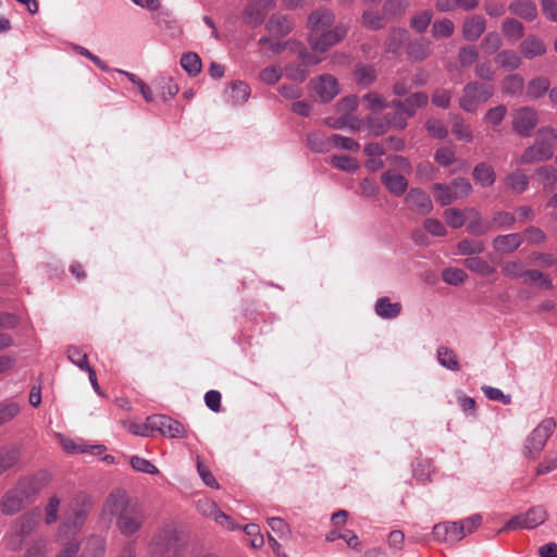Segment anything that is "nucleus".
I'll return each instance as SVG.
<instances>
[{
	"label": "nucleus",
	"mask_w": 557,
	"mask_h": 557,
	"mask_svg": "<svg viewBox=\"0 0 557 557\" xmlns=\"http://www.w3.org/2000/svg\"><path fill=\"white\" fill-rule=\"evenodd\" d=\"M539 124L535 109L522 107L512 112V129L521 137H529Z\"/></svg>",
	"instance_id": "nucleus-10"
},
{
	"label": "nucleus",
	"mask_w": 557,
	"mask_h": 557,
	"mask_svg": "<svg viewBox=\"0 0 557 557\" xmlns=\"http://www.w3.org/2000/svg\"><path fill=\"white\" fill-rule=\"evenodd\" d=\"M465 265L471 272L478 273L482 276H487L495 272L494 267L480 257L467 258L465 260Z\"/></svg>",
	"instance_id": "nucleus-35"
},
{
	"label": "nucleus",
	"mask_w": 557,
	"mask_h": 557,
	"mask_svg": "<svg viewBox=\"0 0 557 557\" xmlns=\"http://www.w3.org/2000/svg\"><path fill=\"white\" fill-rule=\"evenodd\" d=\"M524 88V81L519 75H509L503 81V91L509 96H519Z\"/></svg>",
	"instance_id": "nucleus-42"
},
{
	"label": "nucleus",
	"mask_w": 557,
	"mask_h": 557,
	"mask_svg": "<svg viewBox=\"0 0 557 557\" xmlns=\"http://www.w3.org/2000/svg\"><path fill=\"white\" fill-rule=\"evenodd\" d=\"M196 508L202 517L211 519V520H213L215 518V516L218 515V512L220 510L216 503L210 498L199 499L197 502Z\"/></svg>",
	"instance_id": "nucleus-52"
},
{
	"label": "nucleus",
	"mask_w": 557,
	"mask_h": 557,
	"mask_svg": "<svg viewBox=\"0 0 557 557\" xmlns=\"http://www.w3.org/2000/svg\"><path fill=\"white\" fill-rule=\"evenodd\" d=\"M433 193L435 200L442 206L450 205L456 200L451 187L446 184H435Z\"/></svg>",
	"instance_id": "nucleus-45"
},
{
	"label": "nucleus",
	"mask_w": 557,
	"mask_h": 557,
	"mask_svg": "<svg viewBox=\"0 0 557 557\" xmlns=\"http://www.w3.org/2000/svg\"><path fill=\"white\" fill-rule=\"evenodd\" d=\"M407 53L412 61H423L430 54V42L423 40L411 42L407 48Z\"/></svg>",
	"instance_id": "nucleus-39"
},
{
	"label": "nucleus",
	"mask_w": 557,
	"mask_h": 557,
	"mask_svg": "<svg viewBox=\"0 0 557 557\" xmlns=\"http://www.w3.org/2000/svg\"><path fill=\"white\" fill-rule=\"evenodd\" d=\"M335 22V14L327 9H318L308 16L309 37H314L331 28Z\"/></svg>",
	"instance_id": "nucleus-16"
},
{
	"label": "nucleus",
	"mask_w": 557,
	"mask_h": 557,
	"mask_svg": "<svg viewBox=\"0 0 557 557\" xmlns=\"http://www.w3.org/2000/svg\"><path fill=\"white\" fill-rule=\"evenodd\" d=\"M502 44H503V41H502L500 35L496 32H490L483 38L481 47L486 52L493 53L500 48Z\"/></svg>",
	"instance_id": "nucleus-61"
},
{
	"label": "nucleus",
	"mask_w": 557,
	"mask_h": 557,
	"mask_svg": "<svg viewBox=\"0 0 557 557\" xmlns=\"http://www.w3.org/2000/svg\"><path fill=\"white\" fill-rule=\"evenodd\" d=\"M446 223L453 228H459L467 222V214L465 215L460 210L449 208L444 211Z\"/></svg>",
	"instance_id": "nucleus-54"
},
{
	"label": "nucleus",
	"mask_w": 557,
	"mask_h": 557,
	"mask_svg": "<svg viewBox=\"0 0 557 557\" xmlns=\"http://www.w3.org/2000/svg\"><path fill=\"white\" fill-rule=\"evenodd\" d=\"M540 183L544 187L552 188L557 183V170L552 166H543L536 171Z\"/></svg>",
	"instance_id": "nucleus-57"
},
{
	"label": "nucleus",
	"mask_w": 557,
	"mask_h": 557,
	"mask_svg": "<svg viewBox=\"0 0 557 557\" xmlns=\"http://www.w3.org/2000/svg\"><path fill=\"white\" fill-rule=\"evenodd\" d=\"M507 107L504 104H498L493 107L486 111L484 114L483 121L484 123L491 125L495 131L502 124L507 115Z\"/></svg>",
	"instance_id": "nucleus-36"
},
{
	"label": "nucleus",
	"mask_w": 557,
	"mask_h": 557,
	"mask_svg": "<svg viewBox=\"0 0 557 557\" xmlns=\"http://www.w3.org/2000/svg\"><path fill=\"white\" fill-rule=\"evenodd\" d=\"M433 536L437 541L459 542L465 537V532L458 521L445 522L433 527Z\"/></svg>",
	"instance_id": "nucleus-18"
},
{
	"label": "nucleus",
	"mask_w": 557,
	"mask_h": 557,
	"mask_svg": "<svg viewBox=\"0 0 557 557\" xmlns=\"http://www.w3.org/2000/svg\"><path fill=\"white\" fill-rule=\"evenodd\" d=\"M40 518L38 511H29L20 517L13 525L9 535V546L13 549L18 548L23 539L30 534L36 528Z\"/></svg>",
	"instance_id": "nucleus-8"
},
{
	"label": "nucleus",
	"mask_w": 557,
	"mask_h": 557,
	"mask_svg": "<svg viewBox=\"0 0 557 557\" xmlns=\"http://www.w3.org/2000/svg\"><path fill=\"white\" fill-rule=\"evenodd\" d=\"M472 174L474 182L482 187L492 186L496 180L494 169L485 162L476 164Z\"/></svg>",
	"instance_id": "nucleus-29"
},
{
	"label": "nucleus",
	"mask_w": 557,
	"mask_h": 557,
	"mask_svg": "<svg viewBox=\"0 0 557 557\" xmlns=\"http://www.w3.org/2000/svg\"><path fill=\"white\" fill-rule=\"evenodd\" d=\"M268 524L280 537H288L290 535L289 525L280 517L269 518Z\"/></svg>",
	"instance_id": "nucleus-63"
},
{
	"label": "nucleus",
	"mask_w": 557,
	"mask_h": 557,
	"mask_svg": "<svg viewBox=\"0 0 557 557\" xmlns=\"http://www.w3.org/2000/svg\"><path fill=\"white\" fill-rule=\"evenodd\" d=\"M100 518L114 524L123 536L136 537L145 524L146 513L125 490L115 488L103 502Z\"/></svg>",
	"instance_id": "nucleus-1"
},
{
	"label": "nucleus",
	"mask_w": 557,
	"mask_h": 557,
	"mask_svg": "<svg viewBox=\"0 0 557 557\" xmlns=\"http://www.w3.org/2000/svg\"><path fill=\"white\" fill-rule=\"evenodd\" d=\"M331 162L335 168L346 172H352L358 168L356 159L348 156H334Z\"/></svg>",
	"instance_id": "nucleus-62"
},
{
	"label": "nucleus",
	"mask_w": 557,
	"mask_h": 557,
	"mask_svg": "<svg viewBox=\"0 0 557 557\" xmlns=\"http://www.w3.org/2000/svg\"><path fill=\"white\" fill-rule=\"evenodd\" d=\"M516 218L513 214L506 211H498L494 213L492 219V225L494 228H506L509 230L513 226Z\"/></svg>",
	"instance_id": "nucleus-53"
},
{
	"label": "nucleus",
	"mask_w": 557,
	"mask_h": 557,
	"mask_svg": "<svg viewBox=\"0 0 557 557\" xmlns=\"http://www.w3.org/2000/svg\"><path fill=\"white\" fill-rule=\"evenodd\" d=\"M308 146L315 152L329 151L332 148L331 137L327 138L320 132H313L307 137Z\"/></svg>",
	"instance_id": "nucleus-37"
},
{
	"label": "nucleus",
	"mask_w": 557,
	"mask_h": 557,
	"mask_svg": "<svg viewBox=\"0 0 557 557\" xmlns=\"http://www.w3.org/2000/svg\"><path fill=\"white\" fill-rule=\"evenodd\" d=\"M275 4V0H250L244 11V21L251 27L261 25L269 10Z\"/></svg>",
	"instance_id": "nucleus-13"
},
{
	"label": "nucleus",
	"mask_w": 557,
	"mask_h": 557,
	"mask_svg": "<svg viewBox=\"0 0 557 557\" xmlns=\"http://www.w3.org/2000/svg\"><path fill=\"white\" fill-rule=\"evenodd\" d=\"M348 27L345 24L335 25L318 36L309 37V44L312 50L325 52L331 47L341 42L347 35Z\"/></svg>",
	"instance_id": "nucleus-9"
},
{
	"label": "nucleus",
	"mask_w": 557,
	"mask_h": 557,
	"mask_svg": "<svg viewBox=\"0 0 557 557\" xmlns=\"http://www.w3.org/2000/svg\"><path fill=\"white\" fill-rule=\"evenodd\" d=\"M354 74L357 84L362 87L371 86L376 78L375 70L369 65H358Z\"/></svg>",
	"instance_id": "nucleus-40"
},
{
	"label": "nucleus",
	"mask_w": 557,
	"mask_h": 557,
	"mask_svg": "<svg viewBox=\"0 0 557 557\" xmlns=\"http://www.w3.org/2000/svg\"><path fill=\"white\" fill-rule=\"evenodd\" d=\"M547 519V512L542 506L530 508L527 512L512 517L505 529H534L543 524Z\"/></svg>",
	"instance_id": "nucleus-11"
},
{
	"label": "nucleus",
	"mask_w": 557,
	"mask_h": 557,
	"mask_svg": "<svg viewBox=\"0 0 557 557\" xmlns=\"http://www.w3.org/2000/svg\"><path fill=\"white\" fill-rule=\"evenodd\" d=\"M556 429V421L553 418L543 419L537 426L527 437L524 444V454L529 458H536L545 447L548 438Z\"/></svg>",
	"instance_id": "nucleus-7"
},
{
	"label": "nucleus",
	"mask_w": 557,
	"mask_h": 557,
	"mask_svg": "<svg viewBox=\"0 0 557 557\" xmlns=\"http://www.w3.org/2000/svg\"><path fill=\"white\" fill-rule=\"evenodd\" d=\"M366 102L367 109L371 111H381L387 108V102L376 92H368L362 97Z\"/></svg>",
	"instance_id": "nucleus-59"
},
{
	"label": "nucleus",
	"mask_w": 557,
	"mask_h": 557,
	"mask_svg": "<svg viewBox=\"0 0 557 557\" xmlns=\"http://www.w3.org/2000/svg\"><path fill=\"white\" fill-rule=\"evenodd\" d=\"M60 505L61 499L58 495H52L49 497L48 503L45 507V522L48 525L53 524L58 521Z\"/></svg>",
	"instance_id": "nucleus-44"
},
{
	"label": "nucleus",
	"mask_w": 557,
	"mask_h": 557,
	"mask_svg": "<svg viewBox=\"0 0 557 557\" xmlns=\"http://www.w3.org/2000/svg\"><path fill=\"white\" fill-rule=\"evenodd\" d=\"M25 498L16 491L15 486L8 491L1 502V511L5 515L18 512L25 503Z\"/></svg>",
	"instance_id": "nucleus-25"
},
{
	"label": "nucleus",
	"mask_w": 557,
	"mask_h": 557,
	"mask_svg": "<svg viewBox=\"0 0 557 557\" xmlns=\"http://www.w3.org/2000/svg\"><path fill=\"white\" fill-rule=\"evenodd\" d=\"M48 484V476L46 474H38L32 478L21 479L15 488L20 494L28 500L37 495Z\"/></svg>",
	"instance_id": "nucleus-17"
},
{
	"label": "nucleus",
	"mask_w": 557,
	"mask_h": 557,
	"mask_svg": "<svg viewBox=\"0 0 557 557\" xmlns=\"http://www.w3.org/2000/svg\"><path fill=\"white\" fill-rule=\"evenodd\" d=\"M294 22L281 14H273L265 25L267 30L272 37H284L292 32Z\"/></svg>",
	"instance_id": "nucleus-20"
},
{
	"label": "nucleus",
	"mask_w": 557,
	"mask_h": 557,
	"mask_svg": "<svg viewBox=\"0 0 557 557\" xmlns=\"http://www.w3.org/2000/svg\"><path fill=\"white\" fill-rule=\"evenodd\" d=\"M455 25L448 18L434 22L432 26V35L434 38H447L454 34Z\"/></svg>",
	"instance_id": "nucleus-47"
},
{
	"label": "nucleus",
	"mask_w": 557,
	"mask_h": 557,
	"mask_svg": "<svg viewBox=\"0 0 557 557\" xmlns=\"http://www.w3.org/2000/svg\"><path fill=\"white\" fill-rule=\"evenodd\" d=\"M549 88V81L545 77H536L533 78L527 89V95L533 99L541 98L544 94L547 92Z\"/></svg>",
	"instance_id": "nucleus-43"
},
{
	"label": "nucleus",
	"mask_w": 557,
	"mask_h": 557,
	"mask_svg": "<svg viewBox=\"0 0 557 557\" xmlns=\"http://www.w3.org/2000/svg\"><path fill=\"white\" fill-rule=\"evenodd\" d=\"M502 30L504 36L510 42H516L523 37L524 27L522 23L515 18H506L503 22Z\"/></svg>",
	"instance_id": "nucleus-33"
},
{
	"label": "nucleus",
	"mask_w": 557,
	"mask_h": 557,
	"mask_svg": "<svg viewBox=\"0 0 557 557\" xmlns=\"http://www.w3.org/2000/svg\"><path fill=\"white\" fill-rule=\"evenodd\" d=\"M405 203L410 211L421 215L433 210L431 197L420 188H411L405 197Z\"/></svg>",
	"instance_id": "nucleus-15"
},
{
	"label": "nucleus",
	"mask_w": 557,
	"mask_h": 557,
	"mask_svg": "<svg viewBox=\"0 0 557 557\" xmlns=\"http://www.w3.org/2000/svg\"><path fill=\"white\" fill-rule=\"evenodd\" d=\"M129 462H131L132 468L137 472L152 474V475H156L159 473V469L153 463H151L149 460H147L143 457L132 456L129 458Z\"/></svg>",
	"instance_id": "nucleus-50"
},
{
	"label": "nucleus",
	"mask_w": 557,
	"mask_h": 557,
	"mask_svg": "<svg viewBox=\"0 0 557 557\" xmlns=\"http://www.w3.org/2000/svg\"><path fill=\"white\" fill-rule=\"evenodd\" d=\"M451 189L455 196V199H463L471 195L472 186L467 178L457 177L451 181Z\"/></svg>",
	"instance_id": "nucleus-49"
},
{
	"label": "nucleus",
	"mask_w": 557,
	"mask_h": 557,
	"mask_svg": "<svg viewBox=\"0 0 557 557\" xmlns=\"http://www.w3.org/2000/svg\"><path fill=\"white\" fill-rule=\"evenodd\" d=\"M520 52L525 59H533L536 57H541L546 52V45L544 41L534 35H529L521 44H520Z\"/></svg>",
	"instance_id": "nucleus-23"
},
{
	"label": "nucleus",
	"mask_w": 557,
	"mask_h": 557,
	"mask_svg": "<svg viewBox=\"0 0 557 557\" xmlns=\"http://www.w3.org/2000/svg\"><path fill=\"white\" fill-rule=\"evenodd\" d=\"M408 7L406 0H386L383 5V13L386 17L396 16L405 12Z\"/></svg>",
	"instance_id": "nucleus-55"
},
{
	"label": "nucleus",
	"mask_w": 557,
	"mask_h": 557,
	"mask_svg": "<svg viewBox=\"0 0 557 557\" xmlns=\"http://www.w3.org/2000/svg\"><path fill=\"white\" fill-rule=\"evenodd\" d=\"M467 232L474 236H483L493 230L491 222L485 221L482 214L474 208L466 210Z\"/></svg>",
	"instance_id": "nucleus-19"
},
{
	"label": "nucleus",
	"mask_w": 557,
	"mask_h": 557,
	"mask_svg": "<svg viewBox=\"0 0 557 557\" xmlns=\"http://www.w3.org/2000/svg\"><path fill=\"white\" fill-rule=\"evenodd\" d=\"M381 180L386 189L397 197L404 195L408 187L407 178L395 171L384 172Z\"/></svg>",
	"instance_id": "nucleus-21"
},
{
	"label": "nucleus",
	"mask_w": 557,
	"mask_h": 557,
	"mask_svg": "<svg viewBox=\"0 0 557 557\" xmlns=\"http://www.w3.org/2000/svg\"><path fill=\"white\" fill-rule=\"evenodd\" d=\"M392 116L393 114H386L384 116H369L366 121L368 131L374 136H381L386 133L387 129H394L391 123Z\"/></svg>",
	"instance_id": "nucleus-31"
},
{
	"label": "nucleus",
	"mask_w": 557,
	"mask_h": 557,
	"mask_svg": "<svg viewBox=\"0 0 557 557\" xmlns=\"http://www.w3.org/2000/svg\"><path fill=\"white\" fill-rule=\"evenodd\" d=\"M428 102L429 96L423 91L411 94L405 100H392L389 106L395 109V113L391 123L394 129H404L407 126V119L412 117L416 111L425 107Z\"/></svg>",
	"instance_id": "nucleus-5"
},
{
	"label": "nucleus",
	"mask_w": 557,
	"mask_h": 557,
	"mask_svg": "<svg viewBox=\"0 0 557 557\" xmlns=\"http://www.w3.org/2000/svg\"><path fill=\"white\" fill-rule=\"evenodd\" d=\"M67 358L72 363H74L81 370L87 371V370L91 369V367L88 363L87 354L82 351L77 347L72 346L67 349Z\"/></svg>",
	"instance_id": "nucleus-51"
},
{
	"label": "nucleus",
	"mask_w": 557,
	"mask_h": 557,
	"mask_svg": "<svg viewBox=\"0 0 557 557\" xmlns=\"http://www.w3.org/2000/svg\"><path fill=\"white\" fill-rule=\"evenodd\" d=\"M505 185L511 193L522 194L529 186V178L522 171L517 170L506 175Z\"/></svg>",
	"instance_id": "nucleus-30"
},
{
	"label": "nucleus",
	"mask_w": 557,
	"mask_h": 557,
	"mask_svg": "<svg viewBox=\"0 0 557 557\" xmlns=\"http://www.w3.org/2000/svg\"><path fill=\"white\" fill-rule=\"evenodd\" d=\"M494 91L492 86L479 82H470L465 85L458 103L460 109L468 113H475L479 107L492 98Z\"/></svg>",
	"instance_id": "nucleus-6"
},
{
	"label": "nucleus",
	"mask_w": 557,
	"mask_h": 557,
	"mask_svg": "<svg viewBox=\"0 0 557 557\" xmlns=\"http://www.w3.org/2000/svg\"><path fill=\"white\" fill-rule=\"evenodd\" d=\"M451 119V133L456 139L470 143L473 139L471 126L466 123L465 119L459 114H450Z\"/></svg>",
	"instance_id": "nucleus-28"
},
{
	"label": "nucleus",
	"mask_w": 557,
	"mask_h": 557,
	"mask_svg": "<svg viewBox=\"0 0 557 557\" xmlns=\"http://www.w3.org/2000/svg\"><path fill=\"white\" fill-rule=\"evenodd\" d=\"M231 89L236 103L245 102L250 95V88L244 82H235L232 84Z\"/></svg>",
	"instance_id": "nucleus-64"
},
{
	"label": "nucleus",
	"mask_w": 557,
	"mask_h": 557,
	"mask_svg": "<svg viewBox=\"0 0 557 557\" xmlns=\"http://www.w3.org/2000/svg\"><path fill=\"white\" fill-rule=\"evenodd\" d=\"M18 459V454L14 449L0 450V474L11 469Z\"/></svg>",
	"instance_id": "nucleus-60"
},
{
	"label": "nucleus",
	"mask_w": 557,
	"mask_h": 557,
	"mask_svg": "<svg viewBox=\"0 0 557 557\" xmlns=\"http://www.w3.org/2000/svg\"><path fill=\"white\" fill-rule=\"evenodd\" d=\"M149 425L152 428V431H158L171 438H184L187 436L186 429L181 422L164 414L150 416Z\"/></svg>",
	"instance_id": "nucleus-12"
},
{
	"label": "nucleus",
	"mask_w": 557,
	"mask_h": 557,
	"mask_svg": "<svg viewBox=\"0 0 557 557\" xmlns=\"http://www.w3.org/2000/svg\"><path fill=\"white\" fill-rule=\"evenodd\" d=\"M244 532L250 537V546L253 548H260L264 545L263 535L260 532L258 524L250 523L243 527Z\"/></svg>",
	"instance_id": "nucleus-56"
},
{
	"label": "nucleus",
	"mask_w": 557,
	"mask_h": 557,
	"mask_svg": "<svg viewBox=\"0 0 557 557\" xmlns=\"http://www.w3.org/2000/svg\"><path fill=\"white\" fill-rule=\"evenodd\" d=\"M457 249L462 256L479 255L485 250V243L481 239L465 238L458 243Z\"/></svg>",
	"instance_id": "nucleus-38"
},
{
	"label": "nucleus",
	"mask_w": 557,
	"mask_h": 557,
	"mask_svg": "<svg viewBox=\"0 0 557 557\" xmlns=\"http://www.w3.org/2000/svg\"><path fill=\"white\" fill-rule=\"evenodd\" d=\"M91 506V499L85 494H78L71 500L59 531L60 541L64 534L74 533L84 524Z\"/></svg>",
	"instance_id": "nucleus-4"
},
{
	"label": "nucleus",
	"mask_w": 557,
	"mask_h": 557,
	"mask_svg": "<svg viewBox=\"0 0 557 557\" xmlns=\"http://www.w3.org/2000/svg\"><path fill=\"white\" fill-rule=\"evenodd\" d=\"M181 65L191 76H196L201 72V60L195 52L183 54Z\"/></svg>",
	"instance_id": "nucleus-41"
},
{
	"label": "nucleus",
	"mask_w": 557,
	"mask_h": 557,
	"mask_svg": "<svg viewBox=\"0 0 557 557\" xmlns=\"http://www.w3.org/2000/svg\"><path fill=\"white\" fill-rule=\"evenodd\" d=\"M495 63L507 71H515L521 65V59L512 50H503L495 57Z\"/></svg>",
	"instance_id": "nucleus-34"
},
{
	"label": "nucleus",
	"mask_w": 557,
	"mask_h": 557,
	"mask_svg": "<svg viewBox=\"0 0 557 557\" xmlns=\"http://www.w3.org/2000/svg\"><path fill=\"white\" fill-rule=\"evenodd\" d=\"M509 11L527 21H533L537 16V9L531 0H515L509 4Z\"/></svg>",
	"instance_id": "nucleus-27"
},
{
	"label": "nucleus",
	"mask_w": 557,
	"mask_h": 557,
	"mask_svg": "<svg viewBox=\"0 0 557 557\" xmlns=\"http://www.w3.org/2000/svg\"><path fill=\"white\" fill-rule=\"evenodd\" d=\"M523 243L522 235L511 233L507 235H498L493 239V247L497 252L510 253L517 250Z\"/></svg>",
	"instance_id": "nucleus-22"
},
{
	"label": "nucleus",
	"mask_w": 557,
	"mask_h": 557,
	"mask_svg": "<svg viewBox=\"0 0 557 557\" xmlns=\"http://www.w3.org/2000/svg\"><path fill=\"white\" fill-rule=\"evenodd\" d=\"M385 15H381L376 12L367 10L363 12L361 20L362 25L369 29L377 30L384 27L385 25Z\"/></svg>",
	"instance_id": "nucleus-46"
},
{
	"label": "nucleus",
	"mask_w": 557,
	"mask_h": 557,
	"mask_svg": "<svg viewBox=\"0 0 557 557\" xmlns=\"http://www.w3.org/2000/svg\"><path fill=\"white\" fill-rule=\"evenodd\" d=\"M282 76L283 70L280 66L270 65L259 73L258 78L263 84L274 85L281 79Z\"/></svg>",
	"instance_id": "nucleus-48"
},
{
	"label": "nucleus",
	"mask_w": 557,
	"mask_h": 557,
	"mask_svg": "<svg viewBox=\"0 0 557 557\" xmlns=\"http://www.w3.org/2000/svg\"><path fill=\"white\" fill-rule=\"evenodd\" d=\"M436 357L438 363L450 371H459L460 364L456 352L448 347L441 346L437 348Z\"/></svg>",
	"instance_id": "nucleus-32"
},
{
	"label": "nucleus",
	"mask_w": 557,
	"mask_h": 557,
	"mask_svg": "<svg viewBox=\"0 0 557 557\" xmlns=\"http://www.w3.org/2000/svg\"><path fill=\"white\" fill-rule=\"evenodd\" d=\"M486 22L484 17L473 15L467 18L462 26V34L467 40H476L485 30Z\"/></svg>",
	"instance_id": "nucleus-24"
},
{
	"label": "nucleus",
	"mask_w": 557,
	"mask_h": 557,
	"mask_svg": "<svg viewBox=\"0 0 557 557\" xmlns=\"http://www.w3.org/2000/svg\"><path fill=\"white\" fill-rule=\"evenodd\" d=\"M312 90L323 102H329L335 98L339 92L337 79L330 75L324 74L310 82Z\"/></svg>",
	"instance_id": "nucleus-14"
},
{
	"label": "nucleus",
	"mask_w": 557,
	"mask_h": 557,
	"mask_svg": "<svg viewBox=\"0 0 557 557\" xmlns=\"http://www.w3.org/2000/svg\"><path fill=\"white\" fill-rule=\"evenodd\" d=\"M442 276L445 283L449 285H459L466 280L467 274L461 269L448 268L443 271Z\"/></svg>",
	"instance_id": "nucleus-58"
},
{
	"label": "nucleus",
	"mask_w": 557,
	"mask_h": 557,
	"mask_svg": "<svg viewBox=\"0 0 557 557\" xmlns=\"http://www.w3.org/2000/svg\"><path fill=\"white\" fill-rule=\"evenodd\" d=\"M187 541L184 532L174 523H165L148 544L150 557H183Z\"/></svg>",
	"instance_id": "nucleus-2"
},
{
	"label": "nucleus",
	"mask_w": 557,
	"mask_h": 557,
	"mask_svg": "<svg viewBox=\"0 0 557 557\" xmlns=\"http://www.w3.org/2000/svg\"><path fill=\"white\" fill-rule=\"evenodd\" d=\"M557 146V129L553 127H542L537 131L535 143L528 147L520 158L518 164H532L549 160Z\"/></svg>",
	"instance_id": "nucleus-3"
},
{
	"label": "nucleus",
	"mask_w": 557,
	"mask_h": 557,
	"mask_svg": "<svg viewBox=\"0 0 557 557\" xmlns=\"http://www.w3.org/2000/svg\"><path fill=\"white\" fill-rule=\"evenodd\" d=\"M374 311L380 318L392 320L400 314L401 305L400 302H392L388 297H381L375 302Z\"/></svg>",
	"instance_id": "nucleus-26"
}]
</instances>
